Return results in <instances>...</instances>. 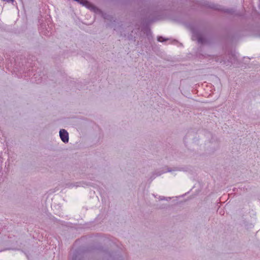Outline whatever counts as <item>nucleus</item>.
Here are the masks:
<instances>
[{
	"label": "nucleus",
	"instance_id": "f257e3e1",
	"mask_svg": "<svg viewBox=\"0 0 260 260\" xmlns=\"http://www.w3.org/2000/svg\"><path fill=\"white\" fill-rule=\"evenodd\" d=\"M176 171H181V169L175 168V169H172L168 167H166L162 169L158 170L152 173L151 176L150 177V179L151 180H153L156 177L159 176L164 173H165L166 172H172Z\"/></svg>",
	"mask_w": 260,
	"mask_h": 260
},
{
	"label": "nucleus",
	"instance_id": "f03ea898",
	"mask_svg": "<svg viewBox=\"0 0 260 260\" xmlns=\"http://www.w3.org/2000/svg\"><path fill=\"white\" fill-rule=\"evenodd\" d=\"M74 1L78 2L79 3H80V4L84 6H85L88 9L93 10L94 11H95L96 10H98V9L94 6L92 5L91 3H90L87 0H74Z\"/></svg>",
	"mask_w": 260,
	"mask_h": 260
},
{
	"label": "nucleus",
	"instance_id": "7ed1b4c3",
	"mask_svg": "<svg viewBox=\"0 0 260 260\" xmlns=\"http://www.w3.org/2000/svg\"><path fill=\"white\" fill-rule=\"evenodd\" d=\"M59 137L61 141L64 143L69 142V134L68 132L64 129H61L59 131Z\"/></svg>",
	"mask_w": 260,
	"mask_h": 260
},
{
	"label": "nucleus",
	"instance_id": "20e7f679",
	"mask_svg": "<svg viewBox=\"0 0 260 260\" xmlns=\"http://www.w3.org/2000/svg\"><path fill=\"white\" fill-rule=\"evenodd\" d=\"M192 34V40H197L198 42L201 44L204 43V39L200 33L193 30Z\"/></svg>",
	"mask_w": 260,
	"mask_h": 260
},
{
	"label": "nucleus",
	"instance_id": "39448f33",
	"mask_svg": "<svg viewBox=\"0 0 260 260\" xmlns=\"http://www.w3.org/2000/svg\"><path fill=\"white\" fill-rule=\"evenodd\" d=\"M157 40L159 42H164V41H166V40H165L162 37L160 36V37H158Z\"/></svg>",
	"mask_w": 260,
	"mask_h": 260
},
{
	"label": "nucleus",
	"instance_id": "423d86ee",
	"mask_svg": "<svg viewBox=\"0 0 260 260\" xmlns=\"http://www.w3.org/2000/svg\"><path fill=\"white\" fill-rule=\"evenodd\" d=\"M72 260H80V259H77V257H74L73 258V259ZM116 260H123L122 258L121 257H119L118 258H117Z\"/></svg>",
	"mask_w": 260,
	"mask_h": 260
},
{
	"label": "nucleus",
	"instance_id": "0eeeda50",
	"mask_svg": "<svg viewBox=\"0 0 260 260\" xmlns=\"http://www.w3.org/2000/svg\"><path fill=\"white\" fill-rule=\"evenodd\" d=\"M208 7H210V8H213V9H218V8H217L215 6H214L213 5H209Z\"/></svg>",
	"mask_w": 260,
	"mask_h": 260
},
{
	"label": "nucleus",
	"instance_id": "6e6552de",
	"mask_svg": "<svg viewBox=\"0 0 260 260\" xmlns=\"http://www.w3.org/2000/svg\"><path fill=\"white\" fill-rule=\"evenodd\" d=\"M78 184V183H75L74 184H71L70 185V187H73V186H76V187H77V186H79V185Z\"/></svg>",
	"mask_w": 260,
	"mask_h": 260
}]
</instances>
